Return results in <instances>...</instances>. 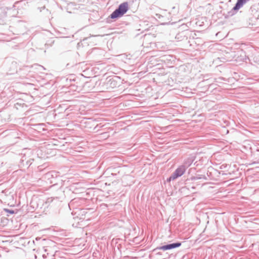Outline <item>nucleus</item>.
<instances>
[{"mask_svg": "<svg viewBox=\"0 0 259 259\" xmlns=\"http://www.w3.org/2000/svg\"><path fill=\"white\" fill-rule=\"evenodd\" d=\"M128 4L127 2H124L120 4L107 19V22H109V19L116 20L122 17L128 10Z\"/></svg>", "mask_w": 259, "mask_h": 259, "instance_id": "1", "label": "nucleus"}, {"mask_svg": "<svg viewBox=\"0 0 259 259\" xmlns=\"http://www.w3.org/2000/svg\"><path fill=\"white\" fill-rule=\"evenodd\" d=\"M120 83V78L117 76H114L107 78L106 81L103 83V87L104 89L111 90L118 87Z\"/></svg>", "mask_w": 259, "mask_h": 259, "instance_id": "2", "label": "nucleus"}, {"mask_svg": "<svg viewBox=\"0 0 259 259\" xmlns=\"http://www.w3.org/2000/svg\"><path fill=\"white\" fill-rule=\"evenodd\" d=\"M182 245V243L180 242H177L169 244H166L161 246L157 247L153 250V252L155 253L156 255H161L162 252L158 251L159 250H162L163 251H166L171 250L176 248L180 247Z\"/></svg>", "mask_w": 259, "mask_h": 259, "instance_id": "3", "label": "nucleus"}, {"mask_svg": "<svg viewBox=\"0 0 259 259\" xmlns=\"http://www.w3.org/2000/svg\"><path fill=\"white\" fill-rule=\"evenodd\" d=\"M250 0H237L232 9L228 12L229 16L234 15L244 5Z\"/></svg>", "mask_w": 259, "mask_h": 259, "instance_id": "4", "label": "nucleus"}, {"mask_svg": "<svg viewBox=\"0 0 259 259\" xmlns=\"http://www.w3.org/2000/svg\"><path fill=\"white\" fill-rule=\"evenodd\" d=\"M186 170V167L184 165H182L179 166L172 173L173 177L174 179H177L182 176Z\"/></svg>", "mask_w": 259, "mask_h": 259, "instance_id": "5", "label": "nucleus"}, {"mask_svg": "<svg viewBox=\"0 0 259 259\" xmlns=\"http://www.w3.org/2000/svg\"><path fill=\"white\" fill-rule=\"evenodd\" d=\"M58 176V174L54 171H51L45 174L44 177L45 179L50 181L51 183H54V180Z\"/></svg>", "mask_w": 259, "mask_h": 259, "instance_id": "6", "label": "nucleus"}, {"mask_svg": "<svg viewBox=\"0 0 259 259\" xmlns=\"http://www.w3.org/2000/svg\"><path fill=\"white\" fill-rule=\"evenodd\" d=\"M40 200L37 198V197H34L32 198L30 203V205L32 208L34 209H37L38 208H41V206L38 203V201Z\"/></svg>", "mask_w": 259, "mask_h": 259, "instance_id": "7", "label": "nucleus"}, {"mask_svg": "<svg viewBox=\"0 0 259 259\" xmlns=\"http://www.w3.org/2000/svg\"><path fill=\"white\" fill-rule=\"evenodd\" d=\"M176 38L178 41H182L185 39L187 40L188 38L187 36V32L185 31H182L181 32L178 33L176 36Z\"/></svg>", "mask_w": 259, "mask_h": 259, "instance_id": "8", "label": "nucleus"}, {"mask_svg": "<svg viewBox=\"0 0 259 259\" xmlns=\"http://www.w3.org/2000/svg\"><path fill=\"white\" fill-rule=\"evenodd\" d=\"M33 161V159H29L28 160H26V158L22 159L21 160V165L23 167H29L32 164V161Z\"/></svg>", "mask_w": 259, "mask_h": 259, "instance_id": "9", "label": "nucleus"}, {"mask_svg": "<svg viewBox=\"0 0 259 259\" xmlns=\"http://www.w3.org/2000/svg\"><path fill=\"white\" fill-rule=\"evenodd\" d=\"M18 65L16 62L13 61L10 65V74H14L17 72Z\"/></svg>", "mask_w": 259, "mask_h": 259, "instance_id": "10", "label": "nucleus"}, {"mask_svg": "<svg viewBox=\"0 0 259 259\" xmlns=\"http://www.w3.org/2000/svg\"><path fill=\"white\" fill-rule=\"evenodd\" d=\"M70 90L76 91L77 92H80L81 91V87L78 86L77 85H75L74 84H71L70 86Z\"/></svg>", "mask_w": 259, "mask_h": 259, "instance_id": "11", "label": "nucleus"}, {"mask_svg": "<svg viewBox=\"0 0 259 259\" xmlns=\"http://www.w3.org/2000/svg\"><path fill=\"white\" fill-rule=\"evenodd\" d=\"M158 18L159 19V22L161 25H165L169 24V21H165L164 19V17L160 15H157Z\"/></svg>", "mask_w": 259, "mask_h": 259, "instance_id": "12", "label": "nucleus"}, {"mask_svg": "<svg viewBox=\"0 0 259 259\" xmlns=\"http://www.w3.org/2000/svg\"><path fill=\"white\" fill-rule=\"evenodd\" d=\"M180 28L182 31H186L188 30V26L186 24H183L180 26Z\"/></svg>", "mask_w": 259, "mask_h": 259, "instance_id": "13", "label": "nucleus"}, {"mask_svg": "<svg viewBox=\"0 0 259 259\" xmlns=\"http://www.w3.org/2000/svg\"><path fill=\"white\" fill-rule=\"evenodd\" d=\"M4 210L6 211V212H8L10 214H14L15 213V211L14 210H12V209H7V208H4Z\"/></svg>", "mask_w": 259, "mask_h": 259, "instance_id": "14", "label": "nucleus"}, {"mask_svg": "<svg viewBox=\"0 0 259 259\" xmlns=\"http://www.w3.org/2000/svg\"><path fill=\"white\" fill-rule=\"evenodd\" d=\"M173 177V175L172 174L167 179V182H170L171 181H173L175 180L176 179H174Z\"/></svg>", "mask_w": 259, "mask_h": 259, "instance_id": "15", "label": "nucleus"}, {"mask_svg": "<svg viewBox=\"0 0 259 259\" xmlns=\"http://www.w3.org/2000/svg\"><path fill=\"white\" fill-rule=\"evenodd\" d=\"M201 178L200 177H194L193 178H192V180H198V179H200Z\"/></svg>", "mask_w": 259, "mask_h": 259, "instance_id": "16", "label": "nucleus"}, {"mask_svg": "<svg viewBox=\"0 0 259 259\" xmlns=\"http://www.w3.org/2000/svg\"><path fill=\"white\" fill-rule=\"evenodd\" d=\"M42 241L44 242H45V243L46 242H50V243H52V242L51 241V240H46V239H42Z\"/></svg>", "mask_w": 259, "mask_h": 259, "instance_id": "17", "label": "nucleus"}, {"mask_svg": "<svg viewBox=\"0 0 259 259\" xmlns=\"http://www.w3.org/2000/svg\"><path fill=\"white\" fill-rule=\"evenodd\" d=\"M43 248H44V251H45V252H47V249L46 248V246H44Z\"/></svg>", "mask_w": 259, "mask_h": 259, "instance_id": "18", "label": "nucleus"}, {"mask_svg": "<svg viewBox=\"0 0 259 259\" xmlns=\"http://www.w3.org/2000/svg\"><path fill=\"white\" fill-rule=\"evenodd\" d=\"M42 257H43L44 258H46V257H47V255H46V254H43V255H42Z\"/></svg>", "mask_w": 259, "mask_h": 259, "instance_id": "19", "label": "nucleus"}, {"mask_svg": "<svg viewBox=\"0 0 259 259\" xmlns=\"http://www.w3.org/2000/svg\"><path fill=\"white\" fill-rule=\"evenodd\" d=\"M38 169L39 170H41V168L39 167V166L38 167Z\"/></svg>", "mask_w": 259, "mask_h": 259, "instance_id": "20", "label": "nucleus"}, {"mask_svg": "<svg viewBox=\"0 0 259 259\" xmlns=\"http://www.w3.org/2000/svg\"><path fill=\"white\" fill-rule=\"evenodd\" d=\"M45 7H44L42 8H41V9H45Z\"/></svg>", "mask_w": 259, "mask_h": 259, "instance_id": "21", "label": "nucleus"}, {"mask_svg": "<svg viewBox=\"0 0 259 259\" xmlns=\"http://www.w3.org/2000/svg\"><path fill=\"white\" fill-rule=\"evenodd\" d=\"M34 256L35 258L36 257V255L34 254Z\"/></svg>", "mask_w": 259, "mask_h": 259, "instance_id": "22", "label": "nucleus"}]
</instances>
